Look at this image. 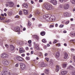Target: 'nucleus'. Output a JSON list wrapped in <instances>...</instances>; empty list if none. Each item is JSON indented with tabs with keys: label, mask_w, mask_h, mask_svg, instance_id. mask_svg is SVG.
<instances>
[{
	"label": "nucleus",
	"mask_w": 75,
	"mask_h": 75,
	"mask_svg": "<svg viewBox=\"0 0 75 75\" xmlns=\"http://www.w3.org/2000/svg\"><path fill=\"white\" fill-rule=\"evenodd\" d=\"M1 75H7V74L5 72H2L1 74Z\"/></svg>",
	"instance_id": "obj_30"
},
{
	"label": "nucleus",
	"mask_w": 75,
	"mask_h": 75,
	"mask_svg": "<svg viewBox=\"0 0 75 75\" xmlns=\"http://www.w3.org/2000/svg\"><path fill=\"white\" fill-rule=\"evenodd\" d=\"M50 65H53V61L52 60H50Z\"/></svg>",
	"instance_id": "obj_32"
},
{
	"label": "nucleus",
	"mask_w": 75,
	"mask_h": 75,
	"mask_svg": "<svg viewBox=\"0 0 75 75\" xmlns=\"http://www.w3.org/2000/svg\"><path fill=\"white\" fill-rule=\"evenodd\" d=\"M31 54H34V52L33 51H31Z\"/></svg>",
	"instance_id": "obj_56"
},
{
	"label": "nucleus",
	"mask_w": 75,
	"mask_h": 75,
	"mask_svg": "<svg viewBox=\"0 0 75 75\" xmlns=\"http://www.w3.org/2000/svg\"><path fill=\"white\" fill-rule=\"evenodd\" d=\"M55 26L56 27H57V26H58V24H56Z\"/></svg>",
	"instance_id": "obj_57"
},
{
	"label": "nucleus",
	"mask_w": 75,
	"mask_h": 75,
	"mask_svg": "<svg viewBox=\"0 0 75 75\" xmlns=\"http://www.w3.org/2000/svg\"><path fill=\"white\" fill-rule=\"evenodd\" d=\"M72 74L73 75H75V71H73L72 72Z\"/></svg>",
	"instance_id": "obj_36"
},
{
	"label": "nucleus",
	"mask_w": 75,
	"mask_h": 75,
	"mask_svg": "<svg viewBox=\"0 0 75 75\" xmlns=\"http://www.w3.org/2000/svg\"><path fill=\"white\" fill-rule=\"evenodd\" d=\"M19 14L20 15H22V11H20L19 13Z\"/></svg>",
	"instance_id": "obj_34"
},
{
	"label": "nucleus",
	"mask_w": 75,
	"mask_h": 75,
	"mask_svg": "<svg viewBox=\"0 0 75 75\" xmlns=\"http://www.w3.org/2000/svg\"><path fill=\"white\" fill-rule=\"evenodd\" d=\"M57 47H59L60 46V44L58 43L56 44Z\"/></svg>",
	"instance_id": "obj_39"
},
{
	"label": "nucleus",
	"mask_w": 75,
	"mask_h": 75,
	"mask_svg": "<svg viewBox=\"0 0 75 75\" xmlns=\"http://www.w3.org/2000/svg\"><path fill=\"white\" fill-rule=\"evenodd\" d=\"M71 2L72 4H75V0H71Z\"/></svg>",
	"instance_id": "obj_24"
},
{
	"label": "nucleus",
	"mask_w": 75,
	"mask_h": 75,
	"mask_svg": "<svg viewBox=\"0 0 75 75\" xmlns=\"http://www.w3.org/2000/svg\"><path fill=\"white\" fill-rule=\"evenodd\" d=\"M25 51L23 48H21L19 50L20 53H22V52H24Z\"/></svg>",
	"instance_id": "obj_12"
},
{
	"label": "nucleus",
	"mask_w": 75,
	"mask_h": 75,
	"mask_svg": "<svg viewBox=\"0 0 75 75\" xmlns=\"http://www.w3.org/2000/svg\"><path fill=\"white\" fill-rule=\"evenodd\" d=\"M6 22L7 23H8V22H10V20L8 19L6 21Z\"/></svg>",
	"instance_id": "obj_46"
},
{
	"label": "nucleus",
	"mask_w": 75,
	"mask_h": 75,
	"mask_svg": "<svg viewBox=\"0 0 75 75\" xmlns=\"http://www.w3.org/2000/svg\"><path fill=\"white\" fill-rule=\"evenodd\" d=\"M67 64H63L62 65L63 68H66L67 67Z\"/></svg>",
	"instance_id": "obj_28"
},
{
	"label": "nucleus",
	"mask_w": 75,
	"mask_h": 75,
	"mask_svg": "<svg viewBox=\"0 0 75 75\" xmlns=\"http://www.w3.org/2000/svg\"><path fill=\"white\" fill-rule=\"evenodd\" d=\"M1 57L2 58H8V56L7 54L5 53H2L1 55Z\"/></svg>",
	"instance_id": "obj_7"
},
{
	"label": "nucleus",
	"mask_w": 75,
	"mask_h": 75,
	"mask_svg": "<svg viewBox=\"0 0 75 75\" xmlns=\"http://www.w3.org/2000/svg\"><path fill=\"white\" fill-rule=\"evenodd\" d=\"M74 61L75 62V56L74 57Z\"/></svg>",
	"instance_id": "obj_59"
},
{
	"label": "nucleus",
	"mask_w": 75,
	"mask_h": 75,
	"mask_svg": "<svg viewBox=\"0 0 75 75\" xmlns=\"http://www.w3.org/2000/svg\"><path fill=\"white\" fill-rule=\"evenodd\" d=\"M5 46V47H6V48H8V45L7 44H6Z\"/></svg>",
	"instance_id": "obj_47"
},
{
	"label": "nucleus",
	"mask_w": 75,
	"mask_h": 75,
	"mask_svg": "<svg viewBox=\"0 0 75 75\" xmlns=\"http://www.w3.org/2000/svg\"><path fill=\"white\" fill-rule=\"evenodd\" d=\"M73 68V67L71 65H70L69 66H68L67 68V69H72Z\"/></svg>",
	"instance_id": "obj_27"
},
{
	"label": "nucleus",
	"mask_w": 75,
	"mask_h": 75,
	"mask_svg": "<svg viewBox=\"0 0 75 75\" xmlns=\"http://www.w3.org/2000/svg\"><path fill=\"white\" fill-rule=\"evenodd\" d=\"M31 4H33V3H34V2L33 1H31Z\"/></svg>",
	"instance_id": "obj_58"
},
{
	"label": "nucleus",
	"mask_w": 75,
	"mask_h": 75,
	"mask_svg": "<svg viewBox=\"0 0 75 75\" xmlns=\"http://www.w3.org/2000/svg\"><path fill=\"white\" fill-rule=\"evenodd\" d=\"M26 59L27 61H28V60H30V57H26Z\"/></svg>",
	"instance_id": "obj_33"
},
{
	"label": "nucleus",
	"mask_w": 75,
	"mask_h": 75,
	"mask_svg": "<svg viewBox=\"0 0 75 75\" xmlns=\"http://www.w3.org/2000/svg\"><path fill=\"white\" fill-rule=\"evenodd\" d=\"M50 28H52V27H54V25H50Z\"/></svg>",
	"instance_id": "obj_44"
},
{
	"label": "nucleus",
	"mask_w": 75,
	"mask_h": 75,
	"mask_svg": "<svg viewBox=\"0 0 75 75\" xmlns=\"http://www.w3.org/2000/svg\"><path fill=\"white\" fill-rule=\"evenodd\" d=\"M59 2H60V3H62L63 1H64V0H59Z\"/></svg>",
	"instance_id": "obj_40"
},
{
	"label": "nucleus",
	"mask_w": 75,
	"mask_h": 75,
	"mask_svg": "<svg viewBox=\"0 0 75 75\" xmlns=\"http://www.w3.org/2000/svg\"><path fill=\"white\" fill-rule=\"evenodd\" d=\"M48 55V54L47 53H45V56H47Z\"/></svg>",
	"instance_id": "obj_55"
},
{
	"label": "nucleus",
	"mask_w": 75,
	"mask_h": 75,
	"mask_svg": "<svg viewBox=\"0 0 75 75\" xmlns=\"http://www.w3.org/2000/svg\"><path fill=\"white\" fill-rule=\"evenodd\" d=\"M20 31V28L18 26L15 29V31L16 32H19Z\"/></svg>",
	"instance_id": "obj_16"
},
{
	"label": "nucleus",
	"mask_w": 75,
	"mask_h": 75,
	"mask_svg": "<svg viewBox=\"0 0 75 75\" xmlns=\"http://www.w3.org/2000/svg\"><path fill=\"white\" fill-rule=\"evenodd\" d=\"M59 57V53L58 52L56 53L55 57L56 58H58Z\"/></svg>",
	"instance_id": "obj_19"
},
{
	"label": "nucleus",
	"mask_w": 75,
	"mask_h": 75,
	"mask_svg": "<svg viewBox=\"0 0 75 75\" xmlns=\"http://www.w3.org/2000/svg\"><path fill=\"white\" fill-rule=\"evenodd\" d=\"M64 46H67V44H66V43H64Z\"/></svg>",
	"instance_id": "obj_61"
},
{
	"label": "nucleus",
	"mask_w": 75,
	"mask_h": 75,
	"mask_svg": "<svg viewBox=\"0 0 75 75\" xmlns=\"http://www.w3.org/2000/svg\"><path fill=\"white\" fill-rule=\"evenodd\" d=\"M23 7H25L26 8H28V4L27 3H24L23 4Z\"/></svg>",
	"instance_id": "obj_17"
},
{
	"label": "nucleus",
	"mask_w": 75,
	"mask_h": 75,
	"mask_svg": "<svg viewBox=\"0 0 75 75\" xmlns=\"http://www.w3.org/2000/svg\"><path fill=\"white\" fill-rule=\"evenodd\" d=\"M73 11H75V8H73Z\"/></svg>",
	"instance_id": "obj_63"
},
{
	"label": "nucleus",
	"mask_w": 75,
	"mask_h": 75,
	"mask_svg": "<svg viewBox=\"0 0 75 75\" xmlns=\"http://www.w3.org/2000/svg\"><path fill=\"white\" fill-rule=\"evenodd\" d=\"M14 48H15V47H14L13 45H11V47L10 48V50L11 51H14Z\"/></svg>",
	"instance_id": "obj_13"
},
{
	"label": "nucleus",
	"mask_w": 75,
	"mask_h": 75,
	"mask_svg": "<svg viewBox=\"0 0 75 75\" xmlns=\"http://www.w3.org/2000/svg\"><path fill=\"white\" fill-rule=\"evenodd\" d=\"M2 63L6 64V65H7L8 64V61L6 59H3L2 61Z\"/></svg>",
	"instance_id": "obj_9"
},
{
	"label": "nucleus",
	"mask_w": 75,
	"mask_h": 75,
	"mask_svg": "<svg viewBox=\"0 0 75 75\" xmlns=\"http://www.w3.org/2000/svg\"><path fill=\"white\" fill-rule=\"evenodd\" d=\"M25 49H26V50H28V49H29V48H28V47H26L25 48Z\"/></svg>",
	"instance_id": "obj_49"
},
{
	"label": "nucleus",
	"mask_w": 75,
	"mask_h": 75,
	"mask_svg": "<svg viewBox=\"0 0 75 75\" xmlns=\"http://www.w3.org/2000/svg\"><path fill=\"white\" fill-rule=\"evenodd\" d=\"M35 48L38 50H40V48L39 47V45L38 44H36L35 45Z\"/></svg>",
	"instance_id": "obj_11"
},
{
	"label": "nucleus",
	"mask_w": 75,
	"mask_h": 75,
	"mask_svg": "<svg viewBox=\"0 0 75 75\" xmlns=\"http://www.w3.org/2000/svg\"><path fill=\"white\" fill-rule=\"evenodd\" d=\"M8 75H17V74L15 73H9Z\"/></svg>",
	"instance_id": "obj_26"
},
{
	"label": "nucleus",
	"mask_w": 75,
	"mask_h": 75,
	"mask_svg": "<svg viewBox=\"0 0 75 75\" xmlns=\"http://www.w3.org/2000/svg\"><path fill=\"white\" fill-rule=\"evenodd\" d=\"M43 18L45 19L47 21H54L55 20V17L54 15H51L50 14L44 15L43 17Z\"/></svg>",
	"instance_id": "obj_1"
},
{
	"label": "nucleus",
	"mask_w": 75,
	"mask_h": 75,
	"mask_svg": "<svg viewBox=\"0 0 75 75\" xmlns=\"http://www.w3.org/2000/svg\"><path fill=\"white\" fill-rule=\"evenodd\" d=\"M50 3L53 4L54 5H57V1L56 0H51L50 1Z\"/></svg>",
	"instance_id": "obj_6"
},
{
	"label": "nucleus",
	"mask_w": 75,
	"mask_h": 75,
	"mask_svg": "<svg viewBox=\"0 0 75 75\" xmlns=\"http://www.w3.org/2000/svg\"><path fill=\"white\" fill-rule=\"evenodd\" d=\"M69 23V21H68L65 22V24H68Z\"/></svg>",
	"instance_id": "obj_41"
},
{
	"label": "nucleus",
	"mask_w": 75,
	"mask_h": 75,
	"mask_svg": "<svg viewBox=\"0 0 75 75\" xmlns=\"http://www.w3.org/2000/svg\"><path fill=\"white\" fill-rule=\"evenodd\" d=\"M63 27H64V25H60L59 27H60V28H62Z\"/></svg>",
	"instance_id": "obj_37"
},
{
	"label": "nucleus",
	"mask_w": 75,
	"mask_h": 75,
	"mask_svg": "<svg viewBox=\"0 0 75 75\" xmlns=\"http://www.w3.org/2000/svg\"><path fill=\"white\" fill-rule=\"evenodd\" d=\"M57 40H55L53 42V43L55 44V43H57Z\"/></svg>",
	"instance_id": "obj_38"
},
{
	"label": "nucleus",
	"mask_w": 75,
	"mask_h": 75,
	"mask_svg": "<svg viewBox=\"0 0 75 75\" xmlns=\"http://www.w3.org/2000/svg\"><path fill=\"white\" fill-rule=\"evenodd\" d=\"M69 15V13H68L67 12H65L64 14V16H68Z\"/></svg>",
	"instance_id": "obj_23"
},
{
	"label": "nucleus",
	"mask_w": 75,
	"mask_h": 75,
	"mask_svg": "<svg viewBox=\"0 0 75 75\" xmlns=\"http://www.w3.org/2000/svg\"><path fill=\"white\" fill-rule=\"evenodd\" d=\"M45 7L48 10H51L52 9L53 6L51 4H46L45 5Z\"/></svg>",
	"instance_id": "obj_2"
},
{
	"label": "nucleus",
	"mask_w": 75,
	"mask_h": 75,
	"mask_svg": "<svg viewBox=\"0 0 75 75\" xmlns=\"http://www.w3.org/2000/svg\"><path fill=\"white\" fill-rule=\"evenodd\" d=\"M72 35H74V36H75V33L74 34H72Z\"/></svg>",
	"instance_id": "obj_64"
},
{
	"label": "nucleus",
	"mask_w": 75,
	"mask_h": 75,
	"mask_svg": "<svg viewBox=\"0 0 75 75\" xmlns=\"http://www.w3.org/2000/svg\"><path fill=\"white\" fill-rule=\"evenodd\" d=\"M31 40H29L28 41V43H29V44H31Z\"/></svg>",
	"instance_id": "obj_43"
},
{
	"label": "nucleus",
	"mask_w": 75,
	"mask_h": 75,
	"mask_svg": "<svg viewBox=\"0 0 75 75\" xmlns=\"http://www.w3.org/2000/svg\"><path fill=\"white\" fill-rule=\"evenodd\" d=\"M42 42H44V43H45L47 42V40H46L45 39H43L42 40Z\"/></svg>",
	"instance_id": "obj_31"
},
{
	"label": "nucleus",
	"mask_w": 75,
	"mask_h": 75,
	"mask_svg": "<svg viewBox=\"0 0 75 75\" xmlns=\"http://www.w3.org/2000/svg\"><path fill=\"white\" fill-rule=\"evenodd\" d=\"M68 71L66 70H64L63 71L61 72L59 74V75H65V74H67Z\"/></svg>",
	"instance_id": "obj_8"
},
{
	"label": "nucleus",
	"mask_w": 75,
	"mask_h": 75,
	"mask_svg": "<svg viewBox=\"0 0 75 75\" xmlns=\"http://www.w3.org/2000/svg\"><path fill=\"white\" fill-rule=\"evenodd\" d=\"M64 33H67V31L66 30H64L63 31Z\"/></svg>",
	"instance_id": "obj_53"
},
{
	"label": "nucleus",
	"mask_w": 75,
	"mask_h": 75,
	"mask_svg": "<svg viewBox=\"0 0 75 75\" xmlns=\"http://www.w3.org/2000/svg\"><path fill=\"white\" fill-rule=\"evenodd\" d=\"M45 59H46V60H47V61H49V59H48V58H45Z\"/></svg>",
	"instance_id": "obj_42"
},
{
	"label": "nucleus",
	"mask_w": 75,
	"mask_h": 75,
	"mask_svg": "<svg viewBox=\"0 0 75 75\" xmlns=\"http://www.w3.org/2000/svg\"><path fill=\"white\" fill-rule=\"evenodd\" d=\"M31 23L29 21L28 23L27 26H29V27H31Z\"/></svg>",
	"instance_id": "obj_25"
},
{
	"label": "nucleus",
	"mask_w": 75,
	"mask_h": 75,
	"mask_svg": "<svg viewBox=\"0 0 75 75\" xmlns=\"http://www.w3.org/2000/svg\"><path fill=\"white\" fill-rule=\"evenodd\" d=\"M69 5L68 4H65L64 5V9H67L69 8Z\"/></svg>",
	"instance_id": "obj_10"
},
{
	"label": "nucleus",
	"mask_w": 75,
	"mask_h": 75,
	"mask_svg": "<svg viewBox=\"0 0 75 75\" xmlns=\"http://www.w3.org/2000/svg\"><path fill=\"white\" fill-rule=\"evenodd\" d=\"M71 51H74V49H71Z\"/></svg>",
	"instance_id": "obj_54"
},
{
	"label": "nucleus",
	"mask_w": 75,
	"mask_h": 75,
	"mask_svg": "<svg viewBox=\"0 0 75 75\" xmlns=\"http://www.w3.org/2000/svg\"><path fill=\"white\" fill-rule=\"evenodd\" d=\"M10 7H14V3L12 1H9L8 2Z\"/></svg>",
	"instance_id": "obj_5"
},
{
	"label": "nucleus",
	"mask_w": 75,
	"mask_h": 75,
	"mask_svg": "<svg viewBox=\"0 0 75 75\" xmlns=\"http://www.w3.org/2000/svg\"><path fill=\"white\" fill-rule=\"evenodd\" d=\"M33 37L34 38H36V39H37V40H38V39H39V37H38V36L37 35H34L33 36Z\"/></svg>",
	"instance_id": "obj_22"
},
{
	"label": "nucleus",
	"mask_w": 75,
	"mask_h": 75,
	"mask_svg": "<svg viewBox=\"0 0 75 75\" xmlns=\"http://www.w3.org/2000/svg\"><path fill=\"white\" fill-rule=\"evenodd\" d=\"M71 42H75V40H71Z\"/></svg>",
	"instance_id": "obj_45"
},
{
	"label": "nucleus",
	"mask_w": 75,
	"mask_h": 75,
	"mask_svg": "<svg viewBox=\"0 0 75 75\" xmlns=\"http://www.w3.org/2000/svg\"><path fill=\"white\" fill-rule=\"evenodd\" d=\"M16 59L18 61H20L21 62H23L24 61V59L20 56H17Z\"/></svg>",
	"instance_id": "obj_3"
},
{
	"label": "nucleus",
	"mask_w": 75,
	"mask_h": 75,
	"mask_svg": "<svg viewBox=\"0 0 75 75\" xmlns=\"http://www.w3.org/2000/svg\"><path fill=\"white\" fill-rule=\"evenodd\" d=\"M40 34L41 35H42V36H44V35H45V33L44 32H41L40 33Z\"/></svg>",
	"instance_id": "obj_29"
},
{
	"label": "nucleus",
	"mask_w": 75,
	"mask_h": 75,
	"mask_svg": "<svg viewBox=\"0 0 75 75\" xmlns=\"http://www.w3.org/2000/svg\"><path fill=\"white\" fill-rule=\"evenodd\" d=\"M39 2H42V0H39Z\"/></svg>",
	"instance_id": "obj_60"
},
{
	"label": "nucleus",
	"mask_w": 75,
	"mask_h": 75,
	"mask_svg": "<svg viewBox=\"0 0 75 75\" xmlns=\"http://www.w3.org/2000/svg\"><path fill=\"white\" fill-rule=\"evenodd\" d=\"M0 19L1 20H4V18H1V17H0Z\"/></svg>",
	"instance_id": "obj_35"
},
{
	"label": "nucleus",
	"mask_w": 75,
	"mask_h": 75,
	"mask_svg": "<svg viewBox=\"0 0 75 75\" xmlns=\"http://www.w3.org/2000/svg\"><path fill=\"white\" fill-rule=\"evenodd\" d=\"M23 11L25 14H27L28 12V10H26L25 9H24Z\"/></svg>",
	"instance_id": "obj_20"
},
{
	"label": "nucleus",
	"mask_w": 75,
	"mask_h": 75,
	"mask_svg": "<svg viewBox=\"0 0 75 75\" xmlns=\"http://www.w3.org/2000/svg\"><path fill=\"white\" fill-rule=\"evenodd\" d=\"M16 67H18V64H17L16 65Z\"/></svg>",
	"instance_id": "obj_50"
},
{
	"label": "nucleus",
	"mask_w": 75,
	"mask_h": 75,
	"mask_svg": "<svg viewBox=\"0 0 75 75\" xmlns=\"http://www.w3.org/2000/svg\"><path fill=\"white\" fill-rule=\"evenodd\" d=\"M21 56L22 57H24L25 56V55H24V54H21Z\"/></svg>",
	"instance_id": "obj_51"
},
{
	"label": "nucleus",
	"mask_w": 75,
	"mask_h": 75,
	"mask_svg": "<svg viewBox=\"0 0 75 75\" xmlns=\"http://www.w3.org/2000/svg\"><path fill=\"white\" fill-rule=\"evenodd\" d=\"M40 67H45L47 66V64H45L44 63H42L40 65Z\"/></svg>",
	"instance_id": "obj_14"
},
{
	"label": "nucleus",
	"mask_w": 75,
	"mask_h": 75,
	"mask_svg": "<svg viewBox=\"0 0 75 75\" xmlns=\"http://www.w3.org/2000/svg\"><path fill=\"white\" fill-rule=\"evenodd\" d=\"M11 12H10L9 13V16H11Z\"/></svg>",
	"instance_id": "obj_48"
},
{
	"label": "nucleus",
	"mask_w": 75,
	"mask_h": 75,
	"mask_svg": "<svg viewBox=\"0 0 75 75\" xmlns=\"http://www.w3.org/2000/svg\"><path fill=\"white\" fill-rule=\"evenodd\" d=\"M30 45H29V47H31V43H29Z\"/></svg>",
	"instance_id": "obj_62"
},
{
	"label": "nucleus",
	"mask_w": 75,
	"mask_h": 75,
	"mask_svg": "<svg viewBox=\"0 0 75 75\" xmlns=\"http://www.w3.org/2000/svg\"><path fill=\"white\" fill-rule=\"evenodd\" d=\"M20 65L21 68L22 69H24L26 67L25 64L22 63H20Z\"/></svg>",
	"instance_id": "obj_4"
},
{
	"label": "nucleus",
	"mask_w": 75,
	"mask_h": 75,
	"mask_svg": "<svg viewBox=\"0 0 75 75\" xmlns=\"http://www.w3.org/2000/svg\"><path fill=\"white\" fill-rule=\"evenodd\" d=\"M59 66L58 65H57L56 67V68L55 69V71L58 72V71H59Z\"/></svg>",
	"instance_id": "obj_15"
},
{
	"label": "nucleus",
	"mask_w": 75,
	"mask_h": 75,
	"mask_svg": "<svg viewBox=\"0 0 75 75\" xmlns=\"http://www.w3.org/2000/svg\"><path fill=\"white\" fill-rule=\"evenodd\" d=\"M31 17H32V15H30V16H28V18H31Z\"/></svg>",
	"instance_id": "obj_52"
},
{
	"label": "nucleus",
	"mask_w": 75,
	"mask_h": 75,
	"mask_svg": "<svg viewBox=\"0 0 75 75\" xmlns=\"http://www.w3.org/2000/svg\"><path fill=\"white\" fill-rule=\"evenodd\" d=\"M44 72L46 74H49V69H45L44 70Z\"/></svg>",
	"instance_id": "obj_18"
},
{
	"label": "nucleus",
	"mask_w": 75,
	"mask_h": 75,
	"mask_svg": "<svg viewBox=\"0 0 75 75\" xmlns=\"http://www.w3.org/2000/svg\"><path fill=\"white\" fill-rule=\"evenodd\" d=\"M67 57H68V54L67 53H64V58L66 59V58H67Z\"/></svg>",
	"instance_id": "obj_21"
}]
</instances>
